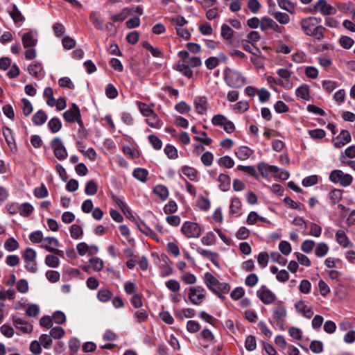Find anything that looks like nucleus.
I'll list each match as a JSON object with an SVG mask.
<instances>
[{
  "label": "nucleus",
  "mask_w": 355,
  "mask_h": 355,
  "mask_svg": "<svg viewBox=\"0 0 355 355\" xmlns=\"http://www.w3.org/2000/svg\"><path fill=\"white\" fill-rule=\"evenodd\" d=\"M50 335L47 334H42L39 338L40 343L43 346L45 349H49L53 343V340L51 338Z\"/></svg>",
  "instance_id": "nucleus-47"
},
{
  "label": "nucleus",
  "mask_w": 355,
  "mask_h": 355,
  "mask_svg": "<svg viewBox=\"0 0 355 355\" xmlns=\"http://www.w3.org/2000/svg\"><path fill=\"white\" fill-rule=\"evenodd\" d=\"M322 85L327 92L330 93L337 87L338 83L330 80H324L322 82Z\"/></svg>",
  "instance_id": "nucleus-52"
},
{
  "label": "nucleus",
  "mask_w": 355,
  "mask_h": 355,
  "mask_svg": "<svg viewBox=\"0 0 355 355\" xmlns=\"http://www.w3.org/2000/svg\"><path fill=\"white\" fill-rule=\"evenodd\" d=\"M29 73L35 77H39L42 71V66L40 63H35L28 67Z\"/></svg>",
  "instance_id": "nucleus-41"
},
{
  "label": "nucleus",
  "mask_w": 355,
  "mask_h": 355,
  "mask_svg": "<svg viewBox=\"0 0 355 355\" xmlns=\"http://www.w3.org/2000/svg\"><path fill=\"white\" fill-rule=\"evenodd\" d=\"M10 15L15 21V23H19L24 20L21 12L19 10L15 5L12 6V10L10 11Z\"/></svg>",
  "instance_id": "nucleus-34"
},
{
  "label": "nucleus",
  "mask_w": 355,
  "mask_h": 355,
  "mask_svg": "<svg viewBox=\"0 0 355 355\" xmlns=\"http://www.w3.org/2000/svg\"><path fill=\"white\" fill-rule=\"evenodd\" d=\"M112 297V292L105 288L100 289L97 293L98 299L103 302H107Z\"/></svg>",
  "instance_id": "nucleus-39"
},
{
  "label": "nucleus",
  "mask_w": 355,
  "mask_h": 355,
  "mask_svg": "<svg viewBox=\"0 0 355 355\" xmlns=\"http://www.w3.org/2000/svg\"><path fill=\"white\" fill-rule=\"evenodd\" d=\"M253 151L247 146H241L236 149L235 155L241 160H245L250 157Z\"/></svg>",
  "instance_id": "nucleus-22"
},
{
  "label": "nucleus",
  "mask_w": 355,
  "mask_h": 355,
  "mask_svg": "<svg viewBox=\"0 0 355 355\" xmlns=\"http://www.w3.org/2000/svg\"><path fill=\"white\" fill-rule=\"evenodd\" d=\"M295 94L304 100H308L309 97V89L306 85H302L295 91Z\"/></svg>",
  "instance_id": "nucleus-30"
},
{
  "label": "nucleus",
  "mask_w": 355,
  "mask_h": 355,
  "mask_svg": "<svg viewBox=\"0 0 355 355\" xmlns=\"http://www.w3.org/2000/svg\"><path fill=\"white\" fill-rule=\"evenodd\" d=\"M23 46L25 49L35 47L37 44V40L33 34L28 32L24 34L22 37Z\"/></svg>",
  "instance_id": "nucleus-20"
},
{
  "label": "nucleus",
  "mask_w": 355,
  "mask_h": 355,
  "mask_svg": "<svg viewBox=\"0 0 355 355\" xmlns=\"http://www.w3.org/2000/svg\"><path fill=\"white\" fill-rule=\"evenodd\" d=\"M29 239L32 243H40L43 241V234L41 231H35L32 232L30 236Z\"/></svg>",
  "instance_id": "nucleus-63"
},
{
  "label": "nucleus",
  "mask_w": 355,
  "mask_h": 355,
  "mask_svg": "<svg viewBox=\"0 0 355 355\" xmlns=\"http://www.w3.org/2000/svg\"><path fill=\"white\" fill-rule=\"evenodd\" d=\"M330 180L334 183H339L346 187L350 185L353 181V177L347 173H344L341 170H334L329 175Z\"/></svg>",
  "instance_id": "nucleus-5"
},
{
  "label": "nucleus",
  "mask_w": 355,
  "mask_h": 355,
  "mask_svg": "<svg viewBox=\"0 0 355 355\" xmlns=\"http://www.w3.org/2000/svg\"><path fill=\"white\" fill-rule=\"evenodd\" d=\"M249 109V104L245 101H241L233 105V110L236 113H242Z\"/></svg>",
  "instance_id": "nucleus-42"
},
{
  "label": "nucleus",
  "mask_w": 355,
  "mask_h": 355,
  "mask_svg": "<svg viewBox=\"0 0 355 355\" xmlns=\"http://www.w3.org/2000/svg\"><path fill=\"white\" fill-rule=\"evenodd\" d=\"M13 324L17 329H19L23 333L28 334L33 329L32 324L19 318H14Z\"/></svg>",
  "instance_id": "nucleus-14"
},
{
  "label": "nucleus",
  "mask_w": 355,
  "mask_h": 355,
  "mask_svg": "<svg viewBox=\"0 0 355 355\" xmlns=\"http://www.w3.org/2000/svg\"><path fill=\"white\" fill-rule=\"evenodd\" d=\"M16 286H17V290L21 293H27L28 291V288H29L28 282L24 279H19L17 282Z\"/></svg>",
  "instance_id": "nucleus-59"
},
{
  "label": "nucleus",
  "mask_w": 355,
  "mask_h": 355,
  "mask_svg": "<svg viewBox=\"0 0 355 355\" xmlns=\"http://www.w3.org/2000/svg\"><path fill=\"white\" fill-rule=\"evenodd\" d=\"M343 191L340 189H334L330 193V199L333 204L338 202L342 199Z\"/></svg>",
  "instance_id": "nucleus-55"
},
{
  "label": "nucleus",
  "mask_w": 355,
  "mask_h": 355,
  "mask_svg": "<svg viewBox=\"0 0 355 355\" xmlns=\"http://www.w3.org/2000/svg\"><path fill=\"white\" fill-rule=\"evenodd\" d=\"M32 120L36 125H41L46 121L47 115L43 110H38L33 116Z\"/></svg>",
  "instance_id": "nucleus-24"
},
{
  "label": "nucleus",
  "mask_w": 355,
  "mask_h": 355,
  "mask_svg": "<svg viewBox=\"0 0 355 355\" xmlns=\"http://www.w3.org/2000/svg\"><path fill=\"white\" fill-rule=\"evenodd\" d=\"M278 6L283 10L293 13L294 12L295 6L294 4L288 0H278Z\"/></svg>",
  "instance_id": "nucleus-40"
},
{
  "label": "nucleus",
  "mask_w": 355,
  "mask_h": 355,
  "mask_svg": "<svg viewBox=\"0 0 355 355\" xmlns=\"http://www.w3.org/2000/svg\"><path fill=\"white\" fill-rule=\"evenodd\" d=\"M148 171L142 168H137L133 171V176L138 180L145 182L147 180Z\"/></svg>",
  "instance_id": "nucleus-27"
},
{
  "label": "nucleus",
  "mask_w": 355,
  "mask_h": 355,
  "mask_svg": "<svg viewBox=\"0 0 355 355\" xmlns=\"http://www.w3.org/2000/svg\"><path fill=\"white\" fill-rule=\"evenodd\" d=\"M269 255L267 252H261L257 257L258 263L262 267L266 268L268 263Z\"/></svg>",
  "instance_id": "nucleus-57"
},
{
  "label": "nucleus",
  "mask_w": 355,
  "mask_h": 355,
  "mask_svg": "<svg viewBox=\"0 0 355 355\" xmlns=\"http://www.w3.org/2000/svg\"><path fill=\"white\" fill-rule=\"evenodd\" d=\"M295 307L299 313H303L304 315L307 318H310L313 316V312L312 309L307 306L303 301H299L295 303Z\"/></svg>",
  "instance_id": "nucleus-21"
},
{
  "label": "nucleus",
  "mask_w": 355,
  "mask_h": 355,
  "mask_svg": "<svg viewBox=\"0 0 355 355\" xmlns=\"http://www.w3.org/2000/svg\"><path fill=\"white\" fill-rule=\"evenodd\" d=\"M241 202L240 200L235 197L232 200V202L230 206V212L232 214H236L241 207Z\"/></svg>",
  "instance_id": "nucleus-58"
},
{
  "label": "nucleus",
  "mask_w": 355,
  "mask_h": 355,
  "mask_svg": "<svg viewBox=\"0 0 355 355\" xmlns=\"http://www.w3.org/2000/svg\"><path fill=\"white\" fill-rule=\"evenodd\" d=\"M63 116L67 122L73 123L76 121L80 128H83L80 111L76 104L73 103L71 107L64 112Z\"/></svg>",
  "instance_id": "nucleus-6"
},
{
  "label": "nucleus",
  "mask_w": 355,
  "mask_h": 355,
  "mask_svg": "<svg viewBox=\"0 0 355 355\" xmlns=\"http://www.w3.org/2000/svg\"><path fill=\"white\" fill-rule=\"evenodd\" d=\"M59 246L58 239L54 237L44 238L42 241V248H44L46 251L52 252L55 248Z\"/></svg>",
  "instance_id": "nucleus-18"
},
{
  "label": "nucleus",
  "mask_w": 355,
  "mask_h": 355,
  "mask_svg": "<svg viewBox=\"0 0 355 355\" xmlns=\"http://www.w3.org/2000/svg\"><path fill=\"white\" fill-rule=\"evenodd\" d=\"M205 297V291L201 286L191 287L189 289V299L191 303L199 305Z\"/></svg>",
  "instance_id": "nucleus-10"
},
{
  "label": "nucleus",
  "mask_w": 355,
  "mask_h": 355,
  "mask_svg": "<svg viewBox=\"0 0 355 355\" xmlns=\"http://www.w3.org/2000/svg\"><path fill=\"white\" fill-rule=\"evenodd\" d=\"M65 332L62 327H55L51 328L50 331V336L53 338L54 339H60L64 336Z\"/></svg>",
  "instance_id": "nucleus-48"
},
{
  "label": "nucleus",
  "mask_w": 355,
  "mask_h": 355,
  "mask_svg": "<svg viewBox=\"0 0 355 355\" xmlns=\"http://www.w3.org/2000/svg\"><path fill=\"white\" fill-rule=\"evenodd\" d=\"M351 139L352 137L349 132L346 130H343L336 137V141H334V145L336 148H341L350 142Z\"/></svg>",
  "instance_id": "nucleus-13"
},
{
  "label": "nucleus",
  "mask_w": 355,
  "mask_h": 355,
  "mask_svg": "<svg viewBox=\"0 0 355 355\" xmlns=\"http://www.w3.org/2000/svg\"><path fill=\"white\" fill-rule=\"evenodd\" d=\"M270 256L274 262L277 263L282 266H285L286 264V259L284 258L279 252H272L270 253Z\"/></svg>",
  "instance_id": "nucleus-53"
},
{
  "label": "nucleus",
  "mask_w": 355,
  "mask_h": 355,
  "mask_svg": "<svg viewBox=\"0 0 355 355\" xmlns=\"http://www.w3.org/2000/svg\"><path fill=\"white\" fill-rule=\"evenodd\" d=\"M83 234L82 227L76 224H73L70 227V235L73 239H80Z\"/></svg>",
  "instance_id": "nucleus-36"
},
{
  "label": "nucleus",
  "mask_w": 355,
  "mask_h": 355,
  "mask_svg": "<svg viewBox=\"0 0 355 355\" xmlns=\"http://www.w3.org/2000/svg\"><path fill=\"white\" fill-rule=\"evenodd\" d=\"M225 80L232 88H239L245 84V79L241 73L230 69L225 70Z\"/></svg>",
  "instance_id": "nucleus-3"
},
{
  "label": "nucleus",
  "mask_w": 355,
  "mask_h": 355,
  "mask_svg": "<svg viewBox=\"0 0 355 355\" xmlns=\"http://www.w3.org/2000/svg\"><path fill=\"white\" fill-rule=\"evenodd\" d=\"M315 247V242L312 240H305L301 245V249L306 253H309Z\"/></svg>",
  "instance_id": "nucleus-64"
},
{
  "label": "nucleus",
  "mask_w": 355,
  "mask_h": 355,
  "mask_svg": "<svg viewBox=\"0 0 355 355\" xmlns=\"http://www.w3.org/2000/svg\"><path fill=\"white\" fill-rule=\"evenodd\" d=\"M354 44V40L348 36H342L340 38V44L344 49H350L353 46Z\"/></svg>",
  "instance_id": "nucleus-54"
},
{
  "label": "nucleus",
  "mask_w": 355,
  "mask_h": 355,
  "mask_svg": "<svg viewBox=\"0 0 355 355\" xmlns=\"http://www.w3.org/2000/svg\"><path fill=\"white\" fill-rule=\"evenodd\" d=\"M257 296L260 300L265 304H270L276 300V295L266 286H262L257 291Z\"/></svg>",
  "instance_id": "nucleus-12"
},
{
  "label": "nucleus",
  "mask_w": 355,
  "mask_h": 355,
  "mask_svg": "<svg viewBox=\"0 0 355 355\" xmlns=\"http://www.w3.org/2000/svg\"><path fill=\"white\" fill-rule=\"evenodd\" d=\"M220 182L219 187L223 191H227L230 187V178L225 174H220L218 178Z\"/></svg>",
  "instance_id": "nucleus-23"
},
{
  "label": "nucleus",
  "mask_w": 355,
  "mask_h": 355,
  "mask_svg": "<svg viewBox=\"0 0 355 355\" xmlns=\"http://www.w3.org/2000/svg\"><path fill=\"white\" fill-rule=\"evenodd\" d=\"M143 46L147 51L150 52L153 56L155 58H159L162 55L161 51L157 48H154L150 43L148 42H145L143 43Z\"/></svg>",
  "instance_id": "nucleus-50"
},
{
  "label": "nucleus",
  "mask_w": 355,
  "mask_h": 355,
  "mask_svg": "<svg viewBox=\"0 0 355 355\" xmlns=\"http://www.w3.org/2000/svg\"><path fill=\"white\" fill-rule=\"evenodd\" d=\"M274 18L282 24H287L290 21L289 16L284 12H276L272 14Z\"/></svg>",
  "instance_id": "nucleus-43"
},
{
  "label": "nucleus",
  "mask_w": 355,
  "mask_h": 355,
  "mask_svg": "<svg viewBox=\"0 0 355 355\" xmlns=\"http://www.w3.org/2000/svg\"><path fill=\"white\" fill-rule=\"evenodd\" d=\"M233 33L234 31L228 25H222L220 35L225 40H230L233 36Z\"/></svg>",
  "instance_id": "nucleus-45"
},
{
  "label": "nucleus",
  "mask_w": 355,
  "mask_h": 355,
  "mask_svg": "<svg viewBox=\"0 0 355 355\" xmlns=\"http://www.w3.org/2000/svg\"><path fill=\"white\" fill-rule=\"evenodd\" d=\"M258 170L263 177H267L270 173H278L279 168L276 166L269 165L265 162H261L258 165Z\"/></svg>",
  "instance_id": "nucleus-15"
},
{
  "label": "nucleus",
  "mask_w": 355,
  "mask_h": 355,
  "mask_svg": "<svg viewBox=\"0 0 355 355\" xmlns=\"http://www.w3.org/2000/svg\"><path fill=\"white\" fill-rule=\"evenodd\" d=\"M336 240L343 248H351L353 247V243L347 238L343 230H338L336 233Z\"/></svg>",
  "instance_id": "nucleus-16"
},
{
  "label": "nucleus",
  "mask_w": 355,
  "mask_h": 355,
  "mask_svg": "<svg viewBox=\"0 0 355 355\" xmlns=\"http://www.w3.org/2000/svg\"><path fill=\"white\" fill-rule=\"evenodd\" d=\"M153 191L162 200H166L168 198V190L164 185H162V184L157 185L154 188Z\"/></svg>",
  "instance_id": "nucleus-26"
},
{
  "label": "nucleus",
  "mask_w": 355,
  "mask_h": 355,
  "mask_svg": "<svg viewBox=\"0 0 355 355\" xmlns=\"http://www.w3.org/2000/svg\"><path fill=\"white\" fill-rule=\"evenodd\" d=\"M45 264L50 268H58L60 264V260L57 256L48 254L45 257Z\"/></svg>",
  "instance_id": "nucleus-33"
},
{
  "label": "nucleus",
  "mask_w": 355,
  "mask_h": 355,
  "mask_svg": "<svg viewBox=\"0 0 355 355\" xmlns=\"http://www.w3.org/2000/svg\"><path fill=\"white\" fill-rule=\"evenodd\" d=\"M321 18L315 17H308L302 19L300 24L304 33L308 36L313 37L314 39L321 41L324 38V31L325 28L322 26H318L320 23Z\"/></svg>",
  "instance_id": "nucleus-1"
},
{
  "label": "nucleus",
  "mask_w": 355,
  "mask_h": 355,
  "mask_svg": "<svg viewBox=\"0 0 355 355\" xmlns=\"http://www.w3.org/2000/svg\"><path fill=\"white\" fill-rule=\"evenodd\" d=\"M195 108L200 114H205L207 110L208 103L205 97H198L194 101Z\"/></svg>",
  "instance_id": "nucleus-19"
},
{
  "label": "nucleus",
  "mask_w": 355,
  "mask_h": 355,
  "mask_svg": "<svg viewBox=\"0 0 355 355\" xmlns=\"http://www.w3.org/2000/svg\"><path fill=\"white\" fill-rule=\"evenodd\" d=\"M182 232L187 238H198L201 234L200 225L196 223L187 221L182 226Z\"/></svg>",
  "instance_id": "nucleus-8"
},
{
  "label": "nucleus",
  "mask_w": 355,
  "mask_h": 355,
  "mask_svg": "<svg viewBox=\"0 0 355 355\" xmlns=\"http://www.w3.org/2000/svg\"><path fill=\"white\" fill-rule=\"evenodd\" d=\"M19 243L12 237L8 238L4 243V248L9 252L18 249Z\"/></svg>",
  "instance_id": "nucleus-35"
},
{
  "label": "nucleus",
  "mask_w": 355,
  "mask_h": 355,
  "mask_svg": "<svg viewBox=\"0 0 355 355\" xmlns=\"http://www.w3.org/2000/svg\"><path fill=\"white\" fill-rule=\"evenodd\" d=\"M89 19L97 29H103V22L100 14L96 11H92L89 15Z\"/></svg>",
  "instance_id": "nucleus-25"
},
{
  "label": "nucleus",
  "mask_w": 355,
  "mask_h": 355,
  "mask_svg": "<svg viewBox=\"0 0 355 355\" xmlns=\"http://www.w3.org/2000/svg\"><path fill=\"white\" fill-rule=\"evenodd\" d=\"M177 70L182 72L187 78H191L193 75V72L190 69L187 64H178L177 67Z\"/></svg>",
  "instance_id": "nucleus-61"
},
{
  "label": "nucleus",
  "mask_w": 355,
  "mask_h": 355,
  "mask_svg": "<svg viewBox=\"0 0 355 355\" xmlns=\"http://www.w3.org/2000/svg\"><path fill=\"white\" fill-rule=\"evenodd\" d=\"M97 184L94 180L89 181L85 189V192L88 196H93L97 192Z\"/></svg>",
  "instance_id": "nucleus-44"
},
{
  "label": "nucleus",
  "mask_w": 355,
  "mask_h": 355,
  "mask_svg": "<svg viewBox=\"0 0 355 355\" xmlns=\"http://www.w3.org/2000/svg\"><path fill=\"white\" fill-rule=\"evenodd\" d=\"M133 13H137L139 15H141L143 14V8L140 6L125 8L120 13L112 16L111 19L113 21L115 22L122 21L129 15H131Z\"/></svg>",
  "instance_id": "nucleus-9"
},
{
  "label": "nucleus",
  "mask_w": 355,
  "mask_h": 355,
  "mask_svg": "<svg viewBox=\"0 0 355 355\" xmlns=\"http://www.w3.org/2000/svg\"><path fill=\"white\" fill-rule=\"evenodd\" d=\"M182 172L185 176H187L191 180H195L198 173L196 169L188 166H184L182 168Z\"/></svg>",
  "instance_id": "nucleus-37"
},
{
  "label": "nucleus",
  "mask_w": 355,
  "mask_h": 355,
  "mask_svg": "<svg viewBox=\"0 0 355 355\" xmlns=\"http://www.w3.org/2000/svg\"><path fill=\"white\" fill-rule=\"evenodd\" d=\"M164 153L169 159H175L178 156L177 149L171 145H166Z\"/></svg>",
  "instance_id": "nucleus-62"
},
{
  "label": "nucleus",
  "mask_w": 355,
  "mask_h": 355,
  "mask_svg": "<svg viewBox=\"0 0 355 355\" xmlns=\"http://www.w3.org/2000/svg\"><path fill=\"white\" fill-rule=\"evenodd\" d=\"M37 252L32 248H27L23 254L25 268L30 272L35 273L37 270L36 263Z\"/></svg>",
  "instance_id": "nucleus-4"
},
{
  "label": "nucleus",
  "mask_w": 355,
  "mask_h": 355,
  "mask_svg": "<svg viewBox=\"0 0 355 355\" xmlns=\"http://www.w3.org/2000/svg\"><path fill=\"white\" fill-rule=\"evenodd\" d=\"M286 316L287 311L286 308L281 304H278L272 310L270 323L274 327L284 330L285 329V319Z\"/></svg>",
  "instance_id": "nucleus-2"
},
{
  "label": "nucleus",
  "mask_w": 355,
  "mask_h": 355,
  "mask_svg": "<svg viewBox=\"0 0 355 355\" xmlns=\"http://www.w3.org/2000/svg\"><path fill=\"white\" fill-rule=\"evenodd\" d=\"M313 10L318 11L323 15H334L336 14V8L327 3L326 0H318L313 6Z\"/></svg>",
  "instance_id": "nucleus-11"
},
{
  "label": "nucleus",
  "mask_w": 355,
  "mask_h": 355,
  "mask_svg": "<svg viewBox=\"0 0 355 355\" xmlns=\"http://www.w3.org/2000/svg\"><path fill=\"white\" fill-rule=\"evenodd\" d=\"M201 162L206 166H209L212 164L214 160V155L210 152H206L201 156Z\"/></svg>",
  "instance_id": "nucleus-56"
},
{
  "label": "nucleus",
  "mask_w": 355,
  "mask_h": 355,
  "mask_svg": "<svg viewBox=\"0 0 355 355\" xmlns=\"http://www.w3.org/2000/svg\"><path fill=\"white\" fill-rule=\"evenodd\" d=\"M138 229L146 236H150L151 238L158 240L157 235L153 232V231L148 227L144 223L141 222L137 223Z\"/></svg>",
  "instance_id": "nucleus-29"
},
{
  "label": "nucleus",
  "mask_w": 355,
  "mask_h": 355,
  "mask_svg": "<svg viewBox=\"0 0 355 355\" xmlns=\"http://www.w3.org/2000/svg\"><path fill=\"white\" fill-rule=\"evenodd\" d=\"M34 195L37 198H44L48 196V190L44 184L34 189Z\"/></svg>",
  "instance_id": "nucleus-49"
},
{
  "label": "nucleus",
  "mask_w": 355,
  "mask_h": 355,
  "mask_svg": "<svg viewBox=\"0 0 355 355\" xmlns=\"http://www.w3.org/2000/svg\"><path fill=\"white\" fill-rule=\"evenodd\" d=\"M50 146L53 150L55 157L59 160H64L68 156V153L62 139L59 137L54 138L50 143Z\"/></svg>",
  "instance_id": "nucleus-7"
},
{
  "label": "nucleus",
  "mask_w": 355,
  "mask_h": 355,
  "mask_svg": "<svg viewBox=\"0 0 355 355\" xmlns=\"http://www.w3.org/2000/svg\"><path fill=\"white\" fill-rule=\"evenodd\" d=\"M89 263L92 265V268L95 271H101L103 267V261L98 257H94L89 260Z\"/></svg>",
  "instance_id": "nucleus-51"
},
{
  "label": "nucleus",
  "mask_w": 355,
  "mask_h": 355,
  "mask_svg": "<svg viewBox=\"0 0 355 355\" xmlns=\"http://www.w3.org/2000/svg\"><path fill=\"white\" fill-rule=\"evenodd\" d=\"M48 126L53 133H56L62 128V123L58 118H52L48 123Z\"/></svg>",
  "instance_id": "nucleus-32"
},
{
  "label": "nucleus",
  "mask_w": 355,
  "mask_h": 355,
  "mask_svg": "<svg viewBox=\"0 0 355 355\" xmlns=\"http://www.w3.org/2000/svg\"><path fill=\"white\" fill-rule=\"evenodd\" d=\"M146 123L151 127L159 128L161 127V121L157 115L153 112L152 114L147 116Z\"/></svg>",
  "instance_id": "nucleus-31"
},
{
  "label": "nucleus",
  "mask_w": 355,
  "mask_h": 355,
  "mask_svg": "<svg viewBox=\"0 0 355 355\" xmlns=\"http://www.w3.org/2000/svg\"><path fill=\"white\" fill-rule=\"evenodd\" d=\"M218 164L226 168H231L234 166V162L230 156L226 155L219 159Z\"/></svg>",
  "instance_id": "nucleus-60"
},
{
  "label": "nucleus",
  "mask_w": 355,
  "mask_h": 355,
  "mask_svg": "<svg viewBox=\"0 0 355 355\" xmlns=\"http://www.w3.org/2000/svg\"><path fill=\"white\" fill-rule=\"evenodd\" d=\"M328 251V245L326 243L322 242L318 243L315 247V254L318 257H322L327 254Z\"/></svg>",
  "instance_id": "nucleus-38"
},
{
  "label": "nucleus",
  "mask_w": 355,
  "mask_h": 355,
  "mask_svg": "<svg viewBox=\"0 0 355 355\" xmlns=\"http://www.w3.org/2000/svg\"><path fill=\"white\" fill-rule=\"evenodd\" d=\"M205 281L207 287L214 293H218L217 286L219 281L211 273L207 272L205 275Z\"/></svg>",
  "instance_id": "nucleus-17"
},
{
  "label": "nucleus",
  "mask_w": 355,
  "mask_h": 355,
  "mask_svg": "<svg viewBox=\"0 0 355 355\" xmlns=\"http://www.w3.org/2000/svg\"><path fill=\"white\" fill-rule=\"evenodd\" d=\"M21 108L25 116H29L33 112V105L26 98L21 99Z\"/></svg>",
  "instance_id": "nucleus-46"
},
{
  "label": "nucleus",
  "mask_w": 355,
  "mask_h": 355,
  "mask_svg": "<svg viewBox=\"0 0 355 355\" xmlns=\"http://www.w3.org/2000/svg\"><path fill=\"white\" fill-rule=\"evenodd\" d=\"M33 209V207L31 204L25 202L20 205L19 212L21 216L28 217L32 214Z\"/></svg>",
  "instance_id": "nucleus-28"
}]
</instances>
